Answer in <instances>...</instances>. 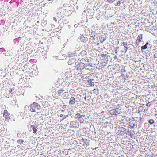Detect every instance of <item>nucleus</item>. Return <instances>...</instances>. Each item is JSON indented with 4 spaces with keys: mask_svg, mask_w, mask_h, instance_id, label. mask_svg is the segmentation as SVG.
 Wrapping results in <instances>:
<instances>
[{
    "mask_svg": "<svg viewBox=\"0 0 157 157\" xmlns=\"http://www.w3.org/2000/svg\"><path fill=\"white\" fill-rule=\"evenodd\" d=\"M30 111L32 112H34L35 110H39L40 109V106L37 103L34 102L29 105Z\"/></svg>",
    "mask_w": 157,
    "mask_h": 157,
    "instance_id": "f257e3e1",
    "label": "nucleus"
},
{
    "mask_svg": "<svg viewBox=\"0 0 157 157\" xmlns=\"http://www.w3.org/2000/svg\"><path fill=\"white\" fill-rule=\"evenodd\" d=\"M3 115L6 121H8L9 120L10 115L7 110H4Z\"/></svg>",
    "mask_w": 157,
    "mask_h": 157,
    "instance_id": "f03ea898",
    "label": "nucleus"
},
{
    "mask_svg": "<svg viewBox=\"0 0 157 157\" xmlns=\"http://www.w3.org/2000/svg\"><path fill=\"white\" fill-rule=\"evenodd\" d=\"M70 127L72 128H78L79 126L78 122L76 121L71 122L70 123Z\"/></svg>",
    "mask_w": 157,
    "mask_h": 157,
    "instance_id": "7ed1b4c3",
    "label": "nucleus"
},
{
    "mask_svg": "<svg viewBox=\"0 0 157 157\" xmlns=\"http://www.w3.org/2000/svg\"><path fill=\"white\" fill-rule=\"evenodd\" d=\"M143 39V34H140L137 37V39L136 40V44L137 45L139 44L140 43L142 42Z\"/></svg>",
    "mask_w": 157,
    "mask_h": 157,
    "instance_id": "20e7f679",
    "label": "nucleus"
},
{
    "mask_svg": "<svg viewBox=\"0 0 157 157\" xmlns=\"http://www.w3.org/2000/svg\"><path fill=\"white\" fill-rule=\"evenodd\" d=\"M85 67V64L83 63H80L78 64L77 69L78 70H82L84 69Z\"/></svg>",
    "mask_w": 157,
    "mask_h": 157,
    "instance_id": "39448f33",
    "label": "nucleus"
},
{
    "mask_svg": "<svg viewBox=\"0 0 157 157\" xmlns=\"http://www.w3.org/2000/svg\"><path fill=\"white\" fill-rule=\"evenodd\" d=\"M75 99L74 97H71L69 101V104L71 105H73L75 103Z\"/></svg>",
    "mask_w": 157,
    "mask_h": 157,
    "instance_id": "423d86ee",
    "label": "nucleus"
},
{
    "mask_svg": "<svg viewBox=\"0 0 157 157\" xmlns=\"http://www.w3.org/2000/svg\"><path fill=\"white\" fill-rule=\"evenodd\" d=\"M80 38L81 41L83 42L86 43L88 41V38L85 37L83 35H81L80 36Z\"/></svg>",
    "mask_w": 157,
    "mask_h": 157,
    "instance_id": "0eeeda50",
    "label": "nucleus"
},
{
    "mask_svg": "<svg viewBox=\"0 0 157 157\" xmlns=\"http://www.w3.org/2000/svg\"><path fill=\"white\" fill-rule=\"evenodd\" d=\"M112 112L111 113V114L112 115H117L119 114L118 112V111L117 110H114L113 111H112Z\"/></svg>",
    "mask_w": 157,
    "mask_h": 157,
    "instance_id": "6e6552de",
    "label": "nucleus"
},
{
    "mask_svg": "<svg viewBox=\"0 0 157 157\" xmlns=\"http://www.w3.org/2000/svg\"><path fill=\"white\" fill-rule=\"evenodd\" d=\"M94 80V79L92 78H90L88 81V83L90 84V85L91 86H93L94 85V82H92V81Z\"/></svg>",
    "mask_w": 157,
    "mask_h": 157,
    "instance_id": "1a4fd4ad",
    "label": "nucleus"
},
{
    "mask_svg": "<svg viewBox=\"0 0 157 157\" xmlns=\"http://www.w3.org/2000/svg\"><path fill=\"white\" fill-rule=\"evenodd\" d=\"M31 127L32 128V130L33 131V133L35 134L37 131L36 128L35 127V126L33 125H31Z\"/></svg>",
    "mask_w": 157,
    "mask_h": 157,
    "instance_id": "9d476101",
    "label": "nucleus"
},
{
    "mask_svg": "<svg viewBox=\"0 0 157 157\" xmlns=\"http://www.w3.org/2000/svg\"><path fill=\"white\" fill-rule=\"evenodd\" d=\"M148 44H149L148 42L146 43L145 45H144V46H143L141 47V49L142 50H143L145 49H147V46L148 45Z\"/></svg>",
    "mask_w": 157,
    "mask_h": 157,
    "instance_id": "9b49d317",
    "label": "nucleus"
},
{
    "mask_svg": "<svg viewBox=\"0 0 157 157\" xmlns=\"http://www.w3.org/2000/svg\"><path fill=\"white\" fill-rule=\"evenodd\" d=\"M64 91V90L63 89H61L59 90H58L57 93L58 95L60 96L61 93Z\"/></svg>",
    "mask_w": 157,
    "mask_h": 157,
    "instance_id": "f8f14e48",
    "label": "nucleus"
},
{
    "mask_svg": "<svg viewBox=\"0 0 157 157\" xmlns=\"http://www.w3.org/2000/svg\"><path fill=\"white\" fill-rule=\"evenodd\" d=\"M17 142L20 144H22L24 142V140L22 139H19L17 140Z\"/></svg>",
    "mask_w": 157,
    "mask_h": 157,
    "instance_id": "ddd939ff",
    "label": "nucleus"
},
{
    "mask_svg": "<svg viewBox=\"0 0 157 157\" xmlns=\"http://www.w3.org/2000/svg\"><path fill=\"white\" fill-rule=\"evenodd\" d=\"M89 40L91 42H93L95 40V38L93 36H91L89 38Z\"/></svg>",
    "mask_w": 157,
    "mask_h": 157,
    "instance_id": "4468645a",
    "label": "nucleus"
},
{
    "mask_svg": "<svg viewBox=\"0 0 157 157\" xmlns=\"http://www.w3.org/2000/svg\"><path fill=\"white\" fill-rule=\"evenodd\" d=\"M68 116V115H67L66 116H63V114H60V117H63V118L62 119V121L64 119H65V118H66Z\"/></svg>",
    "mask_w": 157,
    "mask_h": 157,
    "instance_id": "2eb2a0df",
    "label": "nucleus"
},
{
    "mask_svg": "<svg viewBox=\"0 0 157 157\" xmlns=\"http://www.w3.org/2000/svg\"><path fill=\"white\" fill-rule=\"evenodd\" d=\"M80 116V114L79 113H77L75 116V117L76 119H78Z\"/></svg>",
    "mask_w": 157,
    "mask_h": 157,
    "instance_id": "dca6fc26",
    "label": "nucleus"
},
{
    "mask_svg": "<svg viewBox=\"0 0 157 157\" xmlns=\"http://www.w3.org/2000/svg\"><path fill=\"white\" fill-rule=\"evenodd\" d=\"M149 123L150 124H153L154 123V121L153 119H150L149 121Z\"/></svg>",
    "mask_w": 157,
    "mask_h": 157,
    "instance_id": "f3484780",
    "label": "nucleus"
},
{
    "mask_svg": "<svg viewBox=\"0 0 157 157\" xmlns=\"http://www.w3.org/2000/svg\"><path fill=\"white\" fill-rule=\"evenodd\" d=\"M123 46L127 49L128 43L127 42H124L123 43Z\"/></svg>",
    "mask_w": 157,
    "mask_h": 157,
    "instance_id": "a211bd4d",
    "label": "nucleus"
},
{
    "mask_svg": "<svg viewBox=\"0 0 157 157\" xmlns=\"http://www.w3.org/2000/svg\"><path fill=\"white\" fill-rule=\"evenodd\" d=\"M115 0H107V2L110 3H112Z\"/></svg>",
    "mask_w": 157,
    "mask_h": 157,
    "instance_id": "6ab92c4d",
    "label": "nucleus"
},
{
    "mask_svg": "<svg viewBox=\"0 0 157 157\" xmlns=\"http://www.w3.org/2000/svg\"><path fill=\"white\" fill-rule=\"evenodd\" d=\"M85 116V115H80L79 117V118H78V119L80 120V121H81L82 119V118L83 117H84Z\"/></svg>",
    "mask_w": 157,
    "mask_h": 157,
    "instance_id": "aec40b11",
    "label": "nucleus"
},
{
    "mask_svg": "<svg viewBox=\"0 0 157 157\" xmlns=\"http://www.w3.org/2000/svg\"><path fill=\"white\" fill-rule=\"evenodd\" d=\"M132 124L131 123H130V127H132V128H133L134 127V126H135V124Z\"/></svg>",
    "mask_w": 157,
    "mask_h": 157,
    "instance_id": "412c9836",
    "label": "nucleus"
},
{
    "mask_svg": "<svg viewBox=\"0 0 157 157\" xmlns=\"http://www.w3.org/2000/svg\"><path fill=\"white\" fill-rule=\"evenodd\" d=\"M121 4V2L120 1H118L117 2V3L116 5V6H119L120 5V4Z\"/></svg>",
    "mask_w": 157,
    "mask_h": 157,
    "instance_id": "4be33fe9",
    "label": "nucleus"
},
{
    "mask_svg": "<svg viewBox=\"0 0 157 157\" xmlns=\"http://www.w3.org/2000/svg\"><path fill=\"white\" fill-rule=\"evenodd\" d=\"M71 60H69V61H68V64H70V65H71Z\"/></svg>",
    "mask_w": 157,
    "mask_h": 157,
    "instance_id": "5701e85b",
    "label": "nucleus"
},
{
    "mask_svg": "<svg viewBox=\"0 0 157 157\" xmlns=\"http://www.w3.org/2000/svg\"><path fill=\"white\" fill-rule=\"evenodd\" d=\"M86 96L85 98H84V99H85V100H86Z\"/></svg>",
    "mask_w": 157,
    "mask_h": 157,
    "instance_id": "b1692460",
    "label": "nucleus"
},
{
    "mask_svg": "<svg viewBox=\"0 0 157 157\" xmlns=\"http://www.w3.org/2000/svg\"><path fill=\"white\" fill-rule=\"evenodd\" d=\"M48 0V1H51L52 0Z\"/></svg>",
    "mask_w": 157,
    "mask_h": 157,
    "instance_id": "393cba45",
    "label": "nucleus"
},
{
    "mask_svg": "<svg viewBox=\"0 0 157 157\" xmlns=\"http://www.w3.org/2000/svg\"><path fill=\"white\" fill-rule=\"evenodd\" d=\"M61 111H62V112H63V110H61Z\"/></svg>",
    "mask_w": 157,
    "mask_h": 157,
    "instance_id": "a878e982",
    "label": "nucleus"
}]
</instances>
